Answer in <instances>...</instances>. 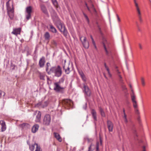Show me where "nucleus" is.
<instances>
[{"mask_svg": "<svg viewBox=\"0 0 151 151\" xmlns=\"http://www.w3.org/2000/svg\"><path fill=\"white\" fill-rule=\"evenodd\" d=\"M131 91L132 92V93L131 94H133V93H134V92H133V90H131Z\"/></svg>", "mask_w": 151, "mask_h": 151, "instance_id": "obj_57", "label": "nucleus"}, {"mask_svg": "<svg viewBox=\"0 0 151 151\" xmlns=\"http://www.w3.org/2000/svg\"><path fill=\"white\" fill-rule=\"evenodd\" d=\"M136 12L140 22H142V13L140 9L136 11Z\"/></svg>", "mask_w": 151, "mask_h": 151, "instance_id": "obj_18", "label": "nucleus"}, {"mask_svg": "<svg viewBox=\"0 0 151 151\" xmlns=\"http://www.w3.org/2000/svg\"><path fill=\"white\" fill-rule=\"evenodd\" d=\"M130 88H131L132 86H131V85H130Z\"/></svg>", "mask_w": 151, "mask_h": 151, "instance_id": "obj_59", "label": "nucleus"}, {"mask_svg": "<svg viewBox=\"0 0 151 151\" xmlns=\"http://www.w3.org/2000/svg\"><path fill=\"white\" fill-rule=\"evenodd\" d=\"M51 121V116L50 115L46 114L45 115L43 119V123L45 125H48Z\"/></svg>", "mask_w": 151, "mask_h": 151, "instance_id": "obj_6", "label": "nucleus"}, {"mask_svg": "<svg viewBox=\"0 0 151 151\" xmlns=\"http://www.w3.org/2000/svg\"><path fill=\"white\" fill-rule=\"evenodd\" d=\"M5 94V93L4 92H2L0 90V97L2 96H4Z\"/></svg>", "mask_w": 151, "mask_h": 151, "instance_id": "obj_41", "label": "nucleus"}, {"mask_svg": "<svg viewBox=\"0 0 151 151\" xmlns=\"http://www.w3.org/2000/svg\"><path fill=\"white\" fill-rule=\"evenodd\" d=\"M55 137L60 142H61L62 139L60 135L58 133L55 132L54 133Z\"/></svg>", "mask_w": 151, "mask_h": 151, "instance_id": "obj_21", "label": "nucleus"}, {"mask_svg": "<svg viewBox=\"0 0 151 151\" xmlns=\"http://www.w3.org/2000/svg\"><path fill=\"white\" fill-rule=\"evenodd\" d=\"M21 31L20 28L14 29L12 33L17 36L18 34H20Z\"/></svg>", "mask_w": 151, "mask_h": 151, "instance_id": "obj_15", "label": "nucleus"}, {"mask_svg": "<svg viewBox=\"0 0 151 151\" xmlns=\"http://www.w3.org/2000/svg\"><path fill=\"white\" fill-rule=\"evenodd\" d=\"M57 45V43L55 40H51L50 45L51 47L53 48L56 47Z\"/></svg>", "mask_w": 151, "mask_h": 151, "instance_id": "obj_23", "label": "nucleus"}, {"mask_svg": "<svg viewBox=\"0 0 151 151\" xmlns=\"http://www.w3.org/2000/svg\"><path fill=\"white\" fill-rule=\"evenodd\" d=\"M83 14L84 15V16L85 17V18H86V20L87 21L88 23H89V19L88 17V16L86 15V14H85L84 13H83Z\"/></svg>", "mask_w": 151, "mask_h": 151, "instance_id": "obj_39", "label": "nucleus"}, {"mask_svg": "<svg viewBox=\"0 0 151 151\" xmlns=\"http://www.w3.org/2000/svg\"><path fill=\"white\" fill-rule=\"evenodd\" d=\"M62 32H63V34L65 37L68 36V33L67 30H66V28L63 30L62 31Z\"/></svg>", "mask_w": 151, "mask_h": 151, "instance_id": "obj_35", "label": "nucleus"}, {"mask_svg": "<svg viewBox=\"0 0 151 151\" xmlns=\"http://www.w3.org/2000/svg\"><path fill=\"white\" fill-rule=\"evenodd\" d=\"M41 9L43 12L45 14L47 13V11L45 6L44 5L42 4L40 6Z\"/></svg>", "mask_w": 151, "mask_h": 151, "instance_id": "obj_24", "label": "nucleus"}, {"mask_svg": "<svg viewBox=\"0 0 151 151\" xmlns=\"http://www.w3.org/2000/svg\"><path fill=\"white\" fill-rule=\"evenodd\" d=\"M91 114L92 115L93 118L95 121L97 120V117L96 112L93 109H92L91 111Z\"/></svg>", "mask_w": 151, "mask_h": 151, "instance_id": "obj_25", "label": "nucleus"}, {"mask_svg": "<svg viewBox=\"0 0 151 151\" xmlns=\"http://www.w3.org/2000/svg\"><path fill=\"white\" fill-rule=\"evenodd\" d=\"M103 43L106 54L107 55L109 56L111 52L109 43L106 39L103 38Z\"/></svg>", "mask_w": 151, "mask_h": 151, "instance_id": "obj_4", "label": "nucleus"}, {"mask_svg": "<svg viewBox=\"0 0 151 151\" xmlns=\"http://www.w3.org/2000/svg\"><path fill=\"white\" fill-rule=\"evenodd\" d=\"M6 129L5 122L3 121H0V132H4Z\"/></svg>", "mask_w": 151, "mask_h": 151, "instance_id": "obj_11", "label": "nucleus"}, {"mask_svg": "<svg viewBox=\"0 0 151 151\" xmlns=\"http://www.w3.org/2000/svg\"><path fill=\"white\" fill-rule=\"evenodd\" d=\"M44 37L46 40H49L50 37V35L48 32H47L45 33Z\"/></svg>", "mask_w": 151, "mask_h": 151, "instance_id": "obj_28", "label": "nucleus"}, {"mask_svg": "<svg viewBox=\"0 0 151 151\" xmlns=\"http://www.w3.org/2000/svg\"><path fill=\"white\" fill-rule=\"evenodd\" d=\"M52 12L51 13V16L54 22L56 24L57 27L60 31L62 32V31L65 28L64 25L61 22L59 19L54 10L52 8Z\"/></svg>", "mask_w": 151, "mask_h": 151, "instance_id": "obj_1", "label": "nucleus"}, {"mask_svg": "<svg viewBox=\"0 0 151 151\" xmlns=\"http://www.w3.org/2000/svg\"><path fill=\"white\" fill-rule=\"evenodd\" d=\"M83 88L85 94L88 96L91 95V91L85 83L83 84Z\"/></svg>", "mask_w": 151, "mask_h": 151, "instance_id": "obj_10", "label": "nucleus"}, {"mask_svg": "<svg viewBox=\"0 0 151 151\" xmlns=\"http://www.w3.org/2000/svg\"><path fill=\"white\" fill-rule=\"evenodd\" d=\"M45 58L43 57L40 60L39 62V65L40 67H42L45 65Z\"/></svg>", "mask_w": 151, "mask_h": 151, "instance_id": "obj_17", "label": "nucleus"}, {"mask_svg": "<svg viewBox=\"0 0 151 151\" xmlns=\"http://www.w3.org/2000/svg\"><path fill=\"white\" fill-rule=\"evenodd\" d=\"M139 48L141 49H142V45L140 44H139Z\"/></svg>", "mask_w": 151, "mask_h": 151, "instance_id": "obj_49", "label": "nucleus"}, {"mask_svg": "<svg viewBox=\"0 0 151 151\" xmlns=\"http://www.w3.org/2000/svg\"><path fill=\"white\" fill-rule=\"evenodd\" d=\"M104 66H105V68L106 69V70L107 71L109 76L110 77H111V74L110 73L109 69V67L106 65V63H104Z\"/></svg>", "mask_w": 151, "mask_h": 151, "instance_id": "obj_27", "label": "nucleus"}, {"mask_svg": "<svg viewBox=\"0 0 151 151\" xmlns=\"http://www.w3.org/2000/svg\"><path fill=\"white\" fill-rule=\"evenodd\" d=\"M90 37H91V40H93V38L92 36V35H91L90 36Z\"/></svg>", "mask_w": 151, "mask_h": 151, "instance_id": "obj_56", "label": "nucleus"}, {"mask_svg": "<svg viewBox=\"0 0 151 151\" xmlns=\"http://www.w3.org/2000/svg\"><path fill=\"white\" fill-rule=\"evenodd\" d=\"M50 65V63H47V67L46 68V70H47L49 68H48V65Z\"/></svg>", "mask_w": 151, "mask_h": 151, "instance_id": "obj_52", "label": "nucleus"}, {"mask_svg": "<svg viewBox=\"0 0 151 151\" xmlns=\"http://www.w3.org/2000/svg\"><path fill=\"white\" fill-rule=\"evenodd\" d=\"M123 118L124 119V122L126 123H127L128 122V121L127 119V115H124L123 116Z\"/></svg>", "mask_w": 151, "mask_h": 151, "instance_id": "obj_36", "label": "nucleus"}, {"mask_svg": "<svg viewBox=\"0 0 151 151\" xmlns=\"http://www.w3.org/2000/svg\"><path fill=\"white\" fill-rule=\"evenodd\" d=\"M10 0H9L6 3V8L8 11H10L11 10H13V7L12 3H10Z\"/></svg>", "mask_w": 151, "mask_h": 151, "instance_id": "obj_12", "label": "nucleus"}, {"mask_svg": "<svg viewBox=\"0 0 151 151\" xmlns=\"http://www.w3.org/2000/svg\"><path fill=\"white\" fill-rule=\"evenodd\" d=\"M32 12V8L31 6L27 7L26 8L25 16L27 20L31 18V13Z\"/></svg>", "mask_w": 151, "mask_h": 151, "instance_id": "obj_5", "label": "nucleus"}, {"mask_svg": "<svg viewBox=\"0 0 151 151\" xmlns=\"http://www.w3.org/2000/svg\"><path fill=\"white\" fill-rule=\"evenodd\" d=\"M134 3V4L135 6L136 7V11L140 10V9L139 7V4L137 2V0H133Z\"/></svg>", "mask_w": 151, "mask_h": 151, "instance_id": "obj_26", "label": "nucleus"}, {"mask_svg": "<svg viewBox=\"0 0 151 151\" xmlns=\"http://www.w3.org/2000/svg\"><path fill=\"white\" fill-rule=\"evenodd\" d=\"M45 104V106H47V102H45V103H44Z\"/></svg>", "mask_w": 151, "mask_h": 151, "instance_id": "obj_51", "label": "nucleus"}, {"mask_svg": "<svg viewBox=\"0 0 151 151\" xmlns=\"http://www.w3.org/2000/svg\"><path fill=\"white\" fill-rule=\"evenodd\" d=\"M39 127V126L38 124H36L34 125L32 129V131L33 133H35L37 131Z\"/></svg>", "mask_w": 151, "mask_h": 151, "instance_id": "obj_19", "label": "nucleus"}, {"mask_svg": "<svg viewBox=\"0 0 151 151\" xmlns=\"http://www.w3.org/2000/svg\"><path fill=\"white\" fill-rule=\"evenodd\" d=\"M45 74L40 73L39 74L40 78L41 80H45Z\"/></svg>", "mask_w": 151, "mask_h": 151, "instance_id": "obj_29", "label": "nucleus"}, {"mask_svg": "<svg viewBox=\"0 0 151 151\" xmlns=\"http://www.w3.org/2000/svg\"><path fill=\"white\" fill-rule=\"evenodd\" d=\"M66 61H65V63L63 66V68L65 70V73L68 74L70 72V68L69 67V64L66 63Z\"/></svg>", "mask_w": 151, "mask_h": 151, "instance_id": "obj_8", "label": "nucleus"}, {"mask_svg": "<svg viewBox=\"0 0 151 151\" xmlns=\"http://www.w3.org/2000/svg\"><path fill=\"white\" fill-rule=\"evenodd\" d=\"M50 70L52 72L54 73L55 74V76L57 77H59L61 75L62 71L59 66L53 67L51 68Z\"/></svg>", "mask_w": 151, "mask_h": 151, "instance_id": "obj_2", "label": "nucleus"}, {"mask_svg": "<svg viewBox=\"0 0 151 151\" xmlns=\"http://www.w3.org/2000/svg\"><path fill=\"white\" fill-rule=\"evenodd\" d=\"M99 143L98 142L96 143V151H99Z\"/></svg>", "mask_w": 151, "mask_h": 151, "instance_id": "obj_40", "label": "nucleus"}, {"mask_svg": "<svg viewBox=\"0 0 151 151\" xmlns=\"http://www.w3.org/2000/svg\"><path fill=\"white\" fill-rule=\"evenodd\" d=\"M21 125V126L22 127H23V126H24L25 125V124L23 123V124H22Z\"/></svg>", "mask_w": 151, "mask_h": 151, "instance_id": "obj_54", "label": "nucleus"}, {"mask_svg": "<svg viewBox=\"0 0 151 151\" xmlns=\"http://www.w3.org/2000/svg\"><path fill=\"white\" fill-rule=\"evenodd\" d=\"M122 88L123 90L124 91V90H127V88L124 85H122Z\"/></svg>", "mask_w": 151, "mask_h": 151, "instance_id": "obj_46", "label": "nucleus"}, {"mask_svg": "<svg viewBox=\"0 0 151 151\" xmlns=\"http://www.w3.org/2000/svg\"><path fill=\"white\" fill-rule=\"evenodd\" d=\"M8 14L10 19H12L14 17V10L8 11Z\"/></svg>", "mask_w": 151, "mask_h": 151, "instance_id": "obj_22", "label": "nucleus"}, {"mask_svg": "<svg viewBox=\"0 0 151 151\" xmlns=\"http://www.w3.org/2000/svg\"><path fill=\"white\" fill-rule=\"evenodd\" d=\"M134 110L135 111V113L137 114H139V112L137 108L134 109Z\"/></svg>", "mask_w": 151, "mask_h": 151, "instance_id": "obj_45", "label": "nucleus"}, {"mask_svg": "<svg viewBox=\"0 0 151 151\" xmlns=\"http://www.w3.org/2000/svg\"><path fill=\"white\" fill-rule=\"evenodd\" d=\"M141 83L142 86H144L145 85V83L143 78H141Z\"/></svg>", "mask_w": 151, "mask_h": 151, "instance_id": "obj_42", "label": "nucleus"}, {"mask_svg": "<svg viewBox=\"0 0 151 151\" xmlns=\"http://www.w3.org/2000/svg\"><path fill=\"white\" fill-rule=\"evenodd\" d=\"M35 146V144L34 145L29 146V149L31 151H34Z\"/></svg>", "mask_w": 151, "mask_h": 151, "instance_id": "obj_37", "label": "nucleus"}, {"mask_svg": "<svg viewBox=\"0 0 151 151\" xmlns=\"http://www.w3.org/2000/svg\"><path fill=\"white\" fill-rule=\"evenodd\" d=\"M78 72L82 79L84 81H85L86 80V78L83 71L82 70H78Z\"/></svg>", "mask_w": 151, "mask_h": 151, "instance_id": "obj_20", "label": "nucleus"}, {"mask_svg": "<svg viewBox=\"0 0 151 151\" xmlns=\"http://www.w3.org/2000/svg\"><path fill=\"white\" fill-rule=\"evenodd\" d=\"M86 5L87 6L88 9L91 13H92V12H93V13L95 15H96V10L94 8V6L93 4H92L91 5V8H90L87 6V4H86Z\"/></svg>", "mask_w": 151, "mask_h": 151, "instance_id": "obj_14", "label": "nucleus"}, {"mask_svg": "<svg viewBox=\"0 0 151 151\" xmlns=\"http://www.w3.org/2000/svg\"><path fill=\"white\" fill-rule=\"evenodd\" d=\"M116 71L117 72V73L118 74V76H119V77L120 78H122V76H121L119 75V74L120 73V72L118 70H116Z\"/></svg>", "mask_w": 151, "mask_h": 151, "instance_id": "obj_47", "label": "nucleus"}, {"mask_svg": "<svg viewBox=\"0 0 151 151\" xmlns=\"http://www.w3.org/2000/svg\"><path fill=\"white\" fill-rule=\"evenodd\" d=\"M55 86L54 87V89L57 92H60L62 90L64 89L63 87H61L59 85L58 82L55 83H54Z\"/></svg>", "mask_w": 151, "mask_h": 151, "instance_id": "obj_9", "label": "nucleus"}, {"mask_svg": "<svg viewBox=\"0 0 151 151\" xmlns=\"http://www.w3.org/2000/svg\"><path fill=\"white\" fill-rule=\"evenodd\" d=\"M52 4L56 8H58V2L56 0H52Z\"/></svg>", "mask_w": 151, "mask_h": 151, "instance_id": "obj_32", "label": "nucleus"}, {"mask_svg": "<svg viewBox=\"0 0 151 151\" xmlns=\"http://www.w3.org/2000/svg\"><path fill=\"white\" fill-rule=\"evenodd\" d=\"M37 115L36 116L35 121L36 122H40V121L41 113L40 111H36Z\"/></svg>", "mask_w": 151, "mask_h": 151, "instance_id": "obj_16", "label": "nucleus"}, {"mask_svg": "<svg viewBox=\"0 0 151 151\" xmlns=\"http://www.w3.org/2000/svg\"><path fill=\"white\" fill-rule=\"evenodd\" d=\"M99 110L101 116L102 117H105V114L103 109L101 108H100L99 109Z\"/></svg>", "mask_w": 151, "mask_h": 151, "instance_id": "obj_33", "label": "nucleus"}, {"mask_svg": "<svg viewBox=\"0 0 151 151\" xmlns=\"http://www.w3.org/2000/svg\"><path fill=\"white\" fill-rule=\"evenodd\" d=\"M131 99L133 102L136 101V97L134 93L131 94Z\"/></svg>", "mask_w": 151, "mask_h": 151, "instance_id": "obj_30", "label": "nucleus"}, {"mask_svg": "<svg viewBox=\"0 0 151 151\" xmlns=\"http://www.w3.org/2000/svg\"><path fill=\"white\" fill-rule=\"evenodd\" d=\"M142 151H146L145 146H143L142 147Z\"/></svg>", "mask_w": 151, "mask_h": 151, "instance_id": "obj_48", "label": "nucleus"}, {"mask_svg": "<svg viewBox=\"0 0 151 151\" xmlns=\"http://www.w3.org/2000/svg\"><path fill=\"white\" fill-rule=\"evenodd\" d=\"M107 127L109 132H112L113 131V124L110 121L108 120L107 122Z\"/></svg>", "mask_w": 151, "mask_h": 151, "instance_id": "obj_13", "label": "nucleus"}, {"mask_svg": "<svg viewBox=\"0 0 151 151\" xmlns=\"http://www.w3.org/2000/svg\"><path fill=\"white\" fill-rule=\"evenodd\" d=\"M117 20L118 22H120V18L118 16V15H117Z\"/></svg>", "mask_w": 151, "mask_h": 151, "instance_id": "obj_50", "label": "nucleus"}, {"mask_svg": "<svg viewBox=\"0 0 151 151\" xmlns=\"http://www.w3.org/2000/svg\"><path fill=\"white\" fill-rule=\"evenodd\" d=\"M62 103L63 107L67 109L72 107L73 103L72 101L69 99H64L63 100Z\"/></svg>", "mask_w": 151, "mask_h": 151, "instance_id": "obj_3", "label": "nucleus"}, {"mask_svg": "<svg viewBox=\"0 0 151 151\" xmlns=\"http://www.w3.org/2000/svg\"><path fill=\"white\" fill-rule=\"evenodd\" d=\"M133 107H134V109L138 108L137 105V102L136 101L133 102Z\"/></svg>", "mask_w": 151, "mask_h": 151, "instance_id": "obj_38", "label": "nucleus"}, {"mask_svg": "<svg viewBox=\"0 0 151 151\" xmlns=\"http://www.w3.org/2000/svg\"><path fill=\"white\" fill-rule=\"evenodd\" d=\"M138 30H139V31H140V29H139V28H138Z\"/></svg>", "mask_w": 151, "mask_h": 151, "instance_id": "obj_60", "label": "nucleus"}, {"mask_svg": "<svg viewBox=\"0 0 151 151\" xmlns=\"http://www.w3.org/2000/svg\"><path fill=\"white\" fill-rule=\"evenodd\" d=\"M50 29L51 31L53 32L56 33L57 32L56 29L52 25H50Z\"/></svg>", "mask_w": 151, "mask_h": 151, "instance_id": "obj_31", "label": "nucleus"}, {"mask_svg": "<svg viewBox=\"0 0 151 151\" xmlns=\"http://www.w3.org/2000/svg\"><path fill=\"white\" fill-rule=\"evenodd\" d=\"M80 39L84 47L85 48H88L89 47V43L86 41V37H80Z\"/></svg>", "mask_w": 151, "mask_h": 151, "instance_id": "obj_7", "label": "nucleus"}, {"mask_svg": "<svg viewBox=\"0 0 151 151\" xmlns=\"http://www.w3.org/2000/svg\"><path fill=\"white\" fill-rule=\"evenodd\" d=\"M92 43H93V45L95 48L96 49V44H95V41L93 39V40H92Z\"/></svg>", "mask_w": 151, "mask_h": 151, "instance_id": "obj_44", "label": "nucleus"}, {"mask_svg": "<svg viewBox=\"0 0 151 151\" xmlns=\"http://www.w3.org/2000/svg\"><path fill=\"white\" fill-rule=\"evenodd\" d=\"M35 145L36 146V150L35 151H42L40 146H38L37 144L35 143Z\"/></svg>", "mask_w": 151, "mask_h": 151, "instance_id": "obj_34", "label": "nucleus"}, {"mask_svg": "<svg viewBox=\"0 0 151 151\" xmlns=\"http://www.w3.org/2000/svg\"><path fill=\"white\" fill-rule=\"evenodd\" d=\"M93 145L92 144H91L90 146L88 147V151H93V150H92L91 148V147L93 146Z\"/></svg>", "mask_w": 151, "mask_h": 151, "instance_id": "obj_43", "label": "nucleus"}, {"mask_svg": "<svg viewBox=\"0 0 151 151\" xmlns=\"http://www.w3.org/2000/svg\"><path fill=\"white\" fill-rule=\"evenodd\" d=\"M123 113H124V115H126L125 114V110L124 109H123Z\"/></svg>", "mask_w": 151, "mask_h": 151, "instance_id": "obj_53", "label": "nucleus"}, {"mask_svg": "<svg viewBox=\"0 0 151 151\" xmlns=\"http://www.w3.org/2000/svg\"><path fill=\"white\" fill-rule=\"evenodd\" d=\"M99 30H100V33H101V31L100 30V28H99Z\"/></svg>", "mask_w": 151, "mask_h": 151, "instance_id": "obj_58", "label": "nucleus"}, {"mask_svg": "<svg viewBox=\"0 0 151 151\" xmlns=\"http://www.w3.org/2000/svg\"><path fill=\"white\" fill-rule=\"evenodd\" d=\"M104 77H105L106 79H107V77H106V76L105 74L104 73Z\"/></svg>", "mask_w": 151, "mask_h": 151, "instance_id": "obj_55", "label": "nucleus"}]
</instances>
